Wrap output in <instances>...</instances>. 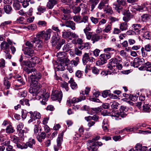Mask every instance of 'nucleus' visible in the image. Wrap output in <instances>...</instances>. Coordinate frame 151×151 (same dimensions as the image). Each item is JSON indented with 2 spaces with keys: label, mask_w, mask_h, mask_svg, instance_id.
Instances as JSON below:
<instances>
[{
  "label": "nucleus",
  "mask_w": 151,
  "mask_h": 151,
  "mask_svg": "<svg viewBox=\"0 0 151 151\" xmlns=\"http://www.w3.org/2000/svg\"><path fill=\"white\" fill-rule=\"evenodd\" d=\"M31 85L29 89V93L32 94L33 96H36L39 92L40 87L37 80L32 78L31 79Z\"/></svg>",
  "instance_id": "nucleus-2"
},
{
  "label": "nucleus",
  "mask_w": 151,
  "mask_h": 151,
  "mask_svg": "<svg viewBox=\"0 0 151 151\" xmlns=\"http://www.w3.org/2000/svg\"><path fill=\"white\" fill-rule=\"evenodd\" d=\"M24 28H27L28 29L31 30L32 31H34L36 29L37 26L36 25L34 24H30L27 26V27H25Z\"/></svg>",
  "instance_id": "nucleus-53"
},
{
  "label": "nucleus",
  "mask_w": 151,
  "mask_h": 151,
  "mask_svg": "<svg viewBox=\"0 0 151 151\" xmlns=\"http://www.w3.org/2000/svg\"><path fill=\"white\" fill-rule=\"evenodd\" d=\"M52 31L50 29H47L44 33V37L45 39V40H47L49 39L50 37L51 33L52 32Z\"/></svg>",
  "instance_id": "nucleus-30"
},
{
  "label": "nucleus",
  "mask_w": 151,
  "mask_h": 151,
  "mask_svg": "<svg viewBox=\"0 0 151 151\" xmlns=\"http://www.w3.org/2000/svg\"><path fill=\"white\" fill-rule=\"evenodd\" d=\"M111 29V26L110 24H108L105 27V29H103V31L104 32L110 33Z\"/></svg>",
  "instance_id": "nucleus-49"
},
{
  "label": "nucleus",
  "mask_w": 151,
  "mask_h": 151,
  "mask_svg": "<svg viewBox=\"0 0 151 151\" xmlns=\"http://www.w3.org/2000/svg\"><path fill=\"white\" fill-rule=\"evenodd\" d=\"M61 86L62 88H65L66 91H68L69 89L68 83L65 81L61 83Z\"/></svg>",
  "instance_id": "nucleus-51"
},
{
  "label": "nucleus",
  "mask_w": 151,
  "mask_h": 151,
  "mask_svg": "<svg viewBox=\"0 0 151 151\" xmlns=\"http://www.w3.org/2000/svg\"><path fill=\"white\" fill-rule=\"evenodd\" d=\"M27 92L25 90L22 91L18 93V96L20 97H24L27 96Z\"/></svg>",
  "instance_id": "nucleus-63"
},
{
  "label": "nucleus",
  "mask_w": 151,
  "mask_h": 151,
  "mask_svg": "<svg viewBox=\"0 0 151 151\" xmlns=\"http://www.w3.org/2000/svg\"><path fill=\"white\" fill-rule=\"evenodd\" d=\"M10 137L11 140L15 144H17L19 141V138L15 135H11Z\"/></svg>",
  "instance_id": "nucleus-41"
},
{
  "label": "nucleus",
  "mask_w": 151,
  "mask_h": 151,
  "mask_svg": "<svg viewBox=\"0 0 151 151\" xmlns=\"http://www.w3.org/2000/svg\"><path fill=\"white\" fill-rule=\"evenodd\" d=\"M16 144L17 147L18 148L23 149H26L27 148V145L25 144V143L22 144V145H21L19 144L18 142Z\"/></svg>",
  "instance_id": "nucleus-52"
},
{
  "label": "nucleus",
  "mask_w": 151,
  "mask_h": 151,
  "mask_svg": "<svg viewBox=\"0 0 151 151\" xmlns=\"http://www.w3.org/2000/svg\"><path fill=\"white\" fill-rule=\"evenodd\" d=\"M46 134L44 132H42L40 133V134H37L36 135V138L38 141L40 142H42L46 137Z\"/></svg>",
  "instance_id": "nucleus-25"
},
{
  "label": "nucleus",
  "mask_w": 151,
  "mask_h": 151,
  "mask_svg": "<svg viewBox=\"0 0 151 151\" xmlns=\"http://www.w3.org/2000/svg\"><path fill=\"white\" fill-rule=\"evenodd\" d=\"M69 83L70 84V86L73 89H76L77 88V85L73 79L70 78L69 81Z\"/></svg>",
  "instance_id": "nucleus-37"
},
{
  "label": "nucleus",
  "mask_w": 151,
  "mask_h": 151,
  "mask_svg": "<svg viewBox=\"0 0 151 151\" xmlns=\"http://www.w3.org/2000/svg\"><path fill=\"white\" fill-rule=\"evenodd\" d=\"M90 90V88L89 87H86V89L84 91H82L81 93H80V95L81 96H84L85 94L87 95L88 94Z\"/></svg>",
  "instance_id": "nucleus-56"
},
{
  "label": "nucleus",
  "mask_w": 151,
  "mask_h": 151,
  "mask_svg": "<svg viewBox=\"0 0 151 151\" xmlns=\"http://www.w3.org/2000/svg\"><path fill=\"white\" fill-rule=\"evenodd\" d=\"M85 24L86 25V27L83 29L84 32H85L91 31V24L89 22H88Z\"/></svg>",
  "instance_id": "nucleus-45"
},
{
  "label": "nucleus",
  "mask_w": 151,
  "mask_h": 151,
  "mask_svg": "<svg viewBox=\"0 0 151 151\" xmlns=\"http://www.w3.org/2000/svg\"><path fill=\"white\" fill-rule=\"evenodd\" d=\"M6 131L7 133H12L14 132V130L12 125H9L7 126Z\"/></svg>",
  "instance_id": "nucleus-48"
},
{
  "label": "nucleus",
  "mask_w": 151,
  "mask_h": 151,
  "mask_svg": "<svg viewBox=\"0 0 151 151\" xmlns=\"http://www.w3.org/2000/svg\"><path fill=\"white\" fill-rule=\"evenodd\" d=\"M60 10L65 14L63 15L61 17V19L63 20H67L70 19V16L69 15H66V14H68L70 13V11L66 7H61L60 8Z\"/></svg>",
  "instance_id": "nucleus-11"
},
{
  "label": "nucleus",
  "mask_w": 151,
  "mask_h": 151,
  "mask_svg": "<svg viewBox=\"0 0 151 151\" xmlns=\"http://www.w3.org/2000/svg\"><path fill=\"white\" fill-rule=\"evenodd\" d=\"M24 19V18L22 17H20L18 18L16 21L15 22L17 24H23L24 23L23 22V20Z\"/></svg>",
  "instance_id": "nucleus-62"
},
{
  "label": "nucleus",
  "mask_w": 151,
  "mask_h": 151,
  "mask_svg": "<svg viewBox=\"0 0 151 151\" xmlns=\"http://www.w3.org/2000/svg\"><path fill=\"white\" fill-rule=\"evenodd\" d=\"M150 16L148 14H143L141 17V20L143 22H147L150 19Z\"/></svg>",
  "instance_id": "nucleus-36"
},
{
  "label": "nucleus",
  "mask_w": 151,
  "mask_h": 151,
  "mask_svg": "<svg viewBox=\"0 0 151 151\" xmlns=\"http://www.w3.org/2000/svg\"><path fill=\"white\" fill-rule=\"evenodd\" d=\"M52 44L55 45L60 40V36L59 35L58 33H57L56 34H55L52 36Z\"/></svg>",
  "instance_id": "nucleus-26"
},
{
  "label": "nucleus",
  "mask_w": 151,
  "mask_h": 151,
  "mask_svg": "<svg viewBox=\"0 0 151 151\" xmlns=\"http://www.w3.org/2000/svg\"><path fill=\"white\" fill-rule=\"evenodd\" d=\"M83 63L86 65L88 62L92 63L95 61V59L92 57H89L88 53H85L83 56L82 58Z\"/></svg>",
  "instance_id": "nucleus-9"
},
{
  "label": "nucleus",
  "mask_w": 151,
  "mask_h": 151,
  "mask_svg": "<svg viewBox=\"0 0 151 151\" xmlns=\"http://www.w3.org/2000/svg\"><path fill=\"white\" fill-rule=\"evenodd\" d=\"M34 43H35V48L36 50H40L42 48L43 43L40 40H37V38H34L32 41Z\"/></svg>",
  "instance_id": "nucleus-12"
},
{
  "label": "nucleus",
  "mask_w": 151,
  "mask_h": 151,
  "mask_svg": "<svg viewBox=\"0 0 151 151\" xmlns=\"http://www.w3.org/2000/svg\"><path fill=\"white\" fill-rule=\"evenodd\" d=\"M41 74L40 73L37 72L36 70L35 69L32 75L30 76V79H35L38 80L41 77Z\"/></svg>",
  "instance_id": "nucleus-19"
},
{
  "label": "nucleus",
  "mask_w": 151,
  "mask_h": 151,
  "mask_svg": "<svg viewBox=\"0 0 151 151\" xmlns=\"http://www.w3.org/2000/svg\"><path fill=\"white\" fill-rule=\"evenodd\" d=\"M85 99V97L84 96H81L79 98H73L71 101V102L72 103H75L82 100H84Z\"/></svg>",
  "instance_id": "nucleus-28"
},
{
  "label": "nucleus",
  "mask_w": 151,
  "mask_h": 151,
  "mask_svg": "<svg viewBox=\"0 0 151 151\" xmlns=\"http://www.w3.org/2000/svg\"><path fill=\"white\" fill-rule=\"evenodd\" d=\"M0 48L1 50L5 51H10L9 46L7 42L3 41L1 42L0 45Z\"/></svg>",
  "instance_id": "nucleus-21"
},
{
  "label": "nucleus",
  "mask_w": 151,
  "mask_h": 151,
  "mask_svg": "<svg viewBox=\"0 0 151 151\" xmlns=\"http://www.w3.org/2000/svg\"><path fill=\"white\" fill-rule=\"evenodd\" d=\"M69 60L68 58H65L63 59V63H60V64L58 65L57 68L58 70L60 71H63L65 69V68L64 66L66 65V63L69 62Z\"/></svg>",
  "instance_id": "nucleus-18"
},
{
  "label": "nucleus",
  "mask_w": 151,
  "mask_h": 151,
  "mask_svg": "<svg viewBox=\"0 0 151 151\" xmlns=\"http://www.w3.org/2000/svg\"><path fill=\"white\" fill-rule=\"evenodd\" d=\"M66 54L64 52H58L57 53V56L58 58L61 59L63 61V59L65 58H67L65 57L66 56Z\"/></svg>",
  "instance_id": "nucleus-35"
},
{
  "label": "nucleus",
  "mask_w": 151,
  "mask_h": 151,
  "mask_svg": "<svg viewBox=\"0 0 151 151\" xmlns=\"http://www.w3.org/2000/svg\"><path fill=\"white\" fill-rule=\"evenodd\" d=\"M139 31L143 33L142 35L144 38L147 39H151V33L147 30L146 27H145L142 28Z\"/></svg>",
  "instance_id": "nucleus-14"
},
{
  "label": "nucleus",
  "mask_w": 151,
  "mask_h": 151,
  "mask_svg": "<svg viewBox=\"0 0 151 151\" xmlns=\"http://www.w3.org/2000/svg\"><path fill=\"white\" fill-rule=\"evenodd\" d=\"M35 140L32 138L29 139V141L28 142L26 143L25 144L27 145V146H28L30 148L33 147V145H35Z\"/></svg>",
  "instance_id": "nucleus-34"
},
{
  "label": "nucleus",
  "mask_w": 151,
  "mask_h": 151,
  "mask_svg": "<svg viewBox=\"0 0 151 151\" xmlns=\"http://www.w3.org/2000/svg\"><path fill=\"white\" fill-rule=\"evenodd\" d=\"M124 15H130V13L129 10L128 9H125L124 7L123 8L122 11H121V12Z\"/></svg>",
  "instance_id": "nucleus-60"
},
{
  "label": "nucleus",
  "mask_w": 151,
  "mask_h": 151,
  "mask_svg": "<svg viewBox=\"0 0 151 151\" xmlns=\"http://www.w3.org/2000/svg\"><path fill=\"white\" fill-rule=\"evenodd\" d=\"M73 18L74 21L78 23H81V17L80 16L75 15L73 17Z\"/></svg>",
  "instance_id": "nucleus-61"
},
{
  "label": "nucleus",
  "mask_w": 151,
  "mask_h": 151,
  "mask_svg": "<svg viewBox=\"0 0 151 151\" xmlns=\"http://www.w3.org/2000/svg\"><path fill=\"white\" fill-rule=\"evenodd\" d=\"M75 25V23L72 21H68L65 23V26L70 28L73 30L76 29Z\"/></svg>",
  "instance_id": "nucleus-24"
},
{
  "label": "nucleus",
  "mask_w": 151,
  "mask_h": 151,
  "mask_svg": "<svg viewBox=\"0 0 151 151\" xmlns=\"http://www.w3.org/2000/svg\"><path fill=\"white\" fill-rule=\"evenodd\" d=\"M35 96V98L37 100H40L41 104L42 105H45L46 104V102L48 100V99L50 95L49 93L46 92V90L45 89H41L38 93Z\"/></svg>",
  "instance_id": "nucleus-1"
},
{
  "label": "nucleus",
  "mask_w": 151,
  "mask_h": 151,
  "mask_svg": "<svg viewBox=\"0 0 151 151\" xmlns=\"http://www.w3.org/2000/svg\"><path fill=\"white\" fill-rule=\"evenodd\" d=\"M91 111L89 112V114H93L96 113L101 111V108L100 107L94 108L91 109Z\"/></svg>",
  "instance_id": "nucleus-39"
},
{
  "label": "nucleus",
  "mask_w": 151,
  "mask_h": 151,
  "mask_svg": "<svg viewBox=\"0 0 151 151\" xmlns=\"http://www.w3.org/2000/svg\"><path fill=\"white\" fill-rule=\"evenodd\" d=\"M35 68H29L27 67H25L24 68V70L28 74H29L31 73L32 74L34 70H35Z\"/></svg>",
  "instance_id": "nucleus-58"
},
{
  "label": "nucleus",
  "mask_w": 151,
  "mask_h": 151,
  "mask_svg": "<svg viewBox=\"0 0 151 151\" xmlns=\"http://www.w3.org/2000/svg\"><path fill=\"white\" fill-rule=\"evenodd\" d=\"M128 25L127 23L124 22L120 24L119 26V28L122 31L126 30L127 29Z\"/></svg>",
  "instance_id": "nucleus-38"
},
{
  "label": "nucleus",
  "mask_w": 151,
  "mask_h": 151,
  "mask_svg": "<svg viewBox=\"0 0 151 151\" xmlns=\"http://www.w3.org/2000/svg\"><path fill=\"white\" fill-rule=\"evenodd\" d=\"M135 147V151H146L147 148L146 146L142 147L140 144H137Z\"/></svg>",
  "instance_id": "nucleus-27"
},
{
  "label": "nucleus",
  "mask_w": 151,
  "mask_h": 151,
  "mask_svg": "<svg viewBox=\"0 0 151 151\" xmlns=\"http://www.w3.org/2000/svg\"><path fill=\"white\" fill-rule=\"evenodd\" d=\"M45 32L42 31L38 32L36 35V37L35 38H37V40H40L43 38V36Z\"/></svg>",
  "instance_id": "nucleus-50"
},
{
  "label": "nucleus",
  "mask_w": 151,
  "mask_h": 151,
  "mask_svg": "<svg viewBox=\"0 0 151 151\" xmlns=\"http://www.w3.org/2000/svg\"><path fill=\"white\" fill-rule=\"evenodd\" d=\"M4 12L7 14H10L12 11V9L11 6L9 5H6L4 6Z\"/></svg>",
  "instance_id": "nucleus-29"
},
{
  "label": "nucleus",
  "mask_w": 151,
  "mask_h": 151,
  "mask_svg": "<svg viewBox=\"0 0 151 151\" xmlns=\"http://www.w3.org/2000/svg\"><path fill=\"white\" fill-rule=\"evenodd\" d=\"M111 55V53L110 52H107L104 54H102L99 56L101 60H99L96 62V64L98 65H102L106 63L107 60L110 58Z\"/></svg>",
  "instance_id": "nucleus-5"
},
{
  "label": "nucleus",
  "mask_w": 151,
  "mask_h": 151,
  "mask_svg": "<svg viewBox=\"0 0 151 151\" xmlns=\"http://www.w3.org/2000/svg\"><path fill=\"white\" fill-rule=\"evenodd\" d=\"M63 133L60 134L57 140V145L54 146V149L55 151H58L61 147V144L63 140Z\"/></svg>",
  "instance_id": "nucleus-15"
},
{
  "label": "nucleus",
  "mask_w": 151,
  "mask_h": 151,
  "mask_svg": "<svg viewBox=\"0 0 151 151\" xmlns=\"http://www.w3.org/2000/svg\"><path fill=\"white\" fill-rule=\"evenodd\" d=\"M63 96L62 92L61 91L55 90L52 91L51 94V99L53 100H58L60 102Z\"/></svg>",
  "instance_id": "nucleus-6"
},
{
  "label": "nucleus",
  "mask_w": 151,
  "mask_h": 151,
  "mask_svg": "<svg viewBox=\"0 0 151 151\" xmlns=\"http://www.w3.org/2000/svg\"><path fill=\"white\" fill-rule=\"evenodd\" d=\"M57 3V2L56 0H48L46 7L49 9H52Z\"/></svg>",
  "instance_id": "nucleus-22"
},
{
  "label": "nucleus",
  "mask_w": 151,
  "mask_h": 151,
  "mask_svg": "<svg viewBox=\"0 0 151 151\" xmlns=\"http://www.w3.org/2000/svg\"><path fill=\"white\" fill-rule=\"evenodd\" d=\"M151 66V64L149 62H146L145 61V63L143 65L139 68L140 70H146L147 71L148 68Z\"/></svg>",
  "instance_id": "nucleus-23"
},
{
  "label": "nucleus",
  "mask_w": 151,
  "mask_h": 151,
  "mask_svg": "<svg viewBox=\"0 0 151 151\" xmlns=\"http://www.w3.org/2000/svg\"><path fill=\"white\" fill-rule=\"evenodd\" d=\"M71 44L69 43H65L63 47V50L64 52H67L70 50Z\"/></svg>",
  "instance_id": "nucleus-43"
},
{
  "label": "nucleus",
  "mask_w": 151,
  "mask_h": 151,
  "mask_svg": "<svg viewBox=\"0 0 151 151\" xmlns=\"http://www.w3.org/2000/svg\"><path fill=\"white\" fill-rule=\"evenodd\" d=\"M86 36V39L88 40L91 39L93 37V32H84Z\"/></svg>",
  "instance_id": "nucleus-46"
},
{
  "label": "nucleus",
  "mask_w": 151,
  "mask_h": 151,
  "mask_svg": "<svg viewBox=\"0 0 151 151\" xmlns=\"http://www.w3.org/2000/svg\"><path fill=\"white\" fill-rule=\"evenodd\" d=\"M29 113L30 114V118L31 119L28 122L29 123H30L33 121L35 120L36 119H39L41 117L40 113L37 111L34 112L30 111Z\"/></svg>",
  "instance_id": "nucleus-10"
},
{
  "label": "nucleus",
  "mask_w": 151,
  "mask_h": 151,
  "mask_svg": "<svg viewBox=\"0 0 151 151\" xmlns=\"http://www.w3.org/2000/svg\"><path fill=\"white\" fill-rule=\"evenodd\" d=\"M118 4L115 5L114 9L117 12L120 13L121 11H122L123 7L126 4L125 0H117Z\"/></svg>",
  "instance_id": "nucleus-8"
},
{
  "label": "nucleus",
  "mask_w": 151,
  "mask_h": 151,
  "mask_svg": "<svg viewBox=\"0 0 151 151\" xmlns=\"http://www.w3.org/2000/svg\"><path fill=\"white\" fill-rule=\"evenodd\" d=\"M99 2V0H89L88 3L91 7V11L93 12L96 5Z\"/></svg>",
  "instance_id": "nucleus-20"
},
{
  "label": "nucleus",
  "mask_w": 151,
  "mask_h": 151,
  "mask_svg": "<svg viewBox=\"0 0 151 151\" xmlns=\"http://www.w3.org/2000/svg\"><path fill=\"white\" fill-rule=\"evenodd\" d=\"M101 39V37H100V35L97 34H95L93 35L91 39V40L93 41V43H94L95 42H97Z\"/></svg>",
  "instance_id": "nucleus-33"
},
{
  "label": "nucleus",
  "mask_w": 151,
  "mask_h": 151,
  "mask_svg": "<svg viewBox=\"0 0 151 151\" xmlns=\"http://www.w3.org/2000/svg\"><path fill=\"white\" fill-rule=\"evenodd\" d=\"M19 103L23 105H24V104L27 106H29L30 105V104L29 103V101L27 99L21 100L19 101Z\"/></svg>",
  "instance_id": "nucleus-47"
},
{
  "label": "nucleus",
  "mask_w": 151,
  "mask_h": 151,
  "mask_svg": "<svg viewBox=\"0 0 151 151\" xmlns=\"http://www.w3.org/2000/svg\"><path fill=\"white\" fill-rule=\"evenodd\" d=\"M104 11H106V12L109 14H111L113 13V11L112 8L109 6V5L108 6L107 8H106V9L104 10Z\"/></svg>",
  "instance_id": "nucleus-59"
},
{
  "label": "nucleus",
  "mask_w": 151,
  "mask_h": 151,
  "mask_svg": "<svg viewBox=\"0 0 151 151\" xmlns=\"http://www.w3.org/2000/svg\"><path fill=\"white\" fill-rule=\"evenodd\" d=\"M4 85L6 88L7 89L9 88L10 84L7 78H4Z\"/></svg>",
  "instance_id": "nucleus-44"
},
{
  "label": "nucleus",
  "mask_w": 151,
  "mask_h": 151,
  "mask_svg": "<svg viewBox=\"0 0 151 151\" xmlns=\"http://www.w3.org/2000/svg\"><path fill=\"white\" fill-rule=\"evenodd\" d=\"M71 32L66 31L65 30L62 32V36L64 38H67L70 37Z\"/></svg>",
  "instance_id": "nucleus-40"
},
{
  "label": "nucleus",
  "mask_w": 151,
  "mask_h": 151,
  "mask_svg": "<svg viewBox=\"0 0 151 151\" xmlns=\"http://www.w3.org/2000/svg\"><path fill=\"white\" fill-rule=\"evenodd\" d=\"M24 54L27 57H32L34 54V50L29 48L24 47L22 49Z\"/></svg>",
  "instance_id": "nucleus-13"
},
{
  "label": "nucleus",
  "mask_w": 151,
  "mask_h": 151,
  "mask_svg": "<svg viewBox=\"0 0 151 151\" xmlns=\"http://www.w3.org/2000/svg\"><path fill=\"white\" fill-rule=\"evenodd\" d=\"M88 146H89L88 150L91 149L92 151H98L99 146H101L102 144L101 142L93 141L90 140L88 141Z\"/></svg>",
  "instance_id": "nucleus-3"
},
{
  "label": "nucleus",
  "mask_w": 151,
  "mask_h": 151,
  "mask_svg": "<svg viewBox=\"0 0 151 151\" xmlns=\"http://www.w3.org/2000/svg\"><path fill=\"white\" fill-rule=\"evenodd\" d=\"M15 83L16 84H15L14 85L16 88L21 86L25 84L24 82L23 81L22 79L21 78L16 80L15 81Z\"/></svg>",
  "instance_id": "nucleus-31"
},
{
  "label": "nucleus",
  "mask_w": 151,
  "mask_h": 151,
  "mask_svg": "<svg viewBox=\"0 0 151 151\" xmlns=\"http://www.w3.org/2000/svg\"><path fill=\"white\" fill-rule=\"evenodd\" d=\"M150 106L147 104H143L142 105V111L144 112H149L150 111Z\"/></svg>",
  "instance_id": "nucleus-32"
},
{
  "label": "nucleus",
  "mask_w": 151,
  "mask_h": 151,
  "mask_svg": "<svg viewBox=\"0 0 151 151\" xmlns=\"http://www.w3.org/2000/svg\"><path fill=\"white\" fill-rule=\"evenodd\" d=\"M109 0H101L98 5L97 8L100 10L104 9V10L109 5Z\"/></svg>",
  "instance_id": "nucleus-17"
},
{
  "label": "nucleus",
  "mask_w": 151,
  "mask_h": 151,
  "mask_svg": "<svg viewBox=\"0 0 151 151\" xmlns=\"http://www.w3.org/2000/svg\"><path fill=\"white\" fill-rule=\"evenodd\" d=\"M145 61V60L143 58L137 57L134 59L133 61L131 62V65L134 67L137 68L140 65H143Z\"/></svg>",
  "instance_id": "nucleus-7"
},
{
  "label": "nucleus",
  "mask_w": 151,
  "mask_h": 151,
  "mask_svg": "<svg viewBox=\"0 0 151 151\" xmlns=\"http://www.w3.org/2000/svg\"><path fill=\"white\" fill-rule=\"evenodd\" d=\"M40 59L38 57H35L31 58L30 61L29 62L27 65L30 67H32L35 66L36 64H38L40 62Z\"/></svg>",
  "instance_id": "nucleus-16"
},
{
  "label": "nucleus",
  "mask_w": 151,
  "mask_h": 151,
  "mask_svg": "<svg viewBox=\"0 0 151 151\" xmlns=\"http://www.w3.org/2000/svg\"><path fill=\"white\" fill-rule=\"evenodd\" d=\"M13 6L14 9L16 10L19 9L21 7L19 2L16 0H14L13 3Z\"/></svg>",
  "instance_id": "nucleus-42"
},
{
  "label": "nucleus",
  "mask_w": 151,
  "mask_h": 151,
  "mask_svg": "<svg viewBox=\"0 0 151 151\" xmlns=\"http://www.w3.org/2000/svg\"><path fill=\"white\" fill-rule=\"evenodd\" d=\"M80 21L81 23L84 22V23L86 24L88 22V18L87 16H84L81 19Z\"/></svg>",
  "instance_id": "nucleus-55"
},
{
  "label": "nucleus",
  "mask_w": 151,
  "mask_h": 151,
  "mask_svg": "<svg viewBox=\"0 0 151 151\" xmlns=\"http://www.w3.org/2000/svg\"><path fill=\"white\" fill-rule=\"evenodd\" d=\"M90 19L92 22L94 24H96L99 21V18H95L93 17H90Z\"/></svg>",
  "instance_id": "nucleus-57"
},
{
  "label": "nucleus",
  "mask_w": 151,
  "mask_h": 151,
  "mask_svg": "<svg viewBox=\"0 0 151 151\" xmlns=\"http://www.w3.org/2000/svg\"><path fill=\"white\" fill-rule=\"evenodd\" d=\"M90 48V44L89 42H86L81 47H79V48L81 49H83V48L89 49Z\"/></svg>",
  "instance_id": "nucleus-54"
},
{
  "label": "nucleus",
  "mask_w": 151,
  "mask_h": 151,
  "mask_svg": "<svg viewBox=\"0 0 151 151\" xmlns=\"http://www.w3.org/2000/svg\"><path fill=\"white\" fill-rule=\"evenodd\" d=\"M144 49L147 52H150L151 50V44H149L145 45Z\"/></svg>",
  "instance_id": "nucleus-64"
},
{
  "label": "nucleus",
  "mask_w": 151,
  "mask_h": 151,
  "mask_svg": "<svg viewBox=\"0 0 151 151\" xmlns=\"http://www.w3.org/2000/svg\"><path fill=\"white\" fill-rule=\"evenodd\" d=\"M119 62H120V60H118L115 58H111L110 60L109 64L107 65V67L112 73H116V69H115L116 65Z\"/></svg>",
  "instance_id": "nucleus-4"
}]
</instances>
